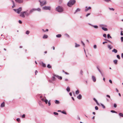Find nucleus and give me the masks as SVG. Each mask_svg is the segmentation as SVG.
Listing matches in <instances>:
<instances>
[{
  "label": "nucleus",
  "mask_w": 123,
  "mask_h": 123,
  "mask_svg": "<svg viewBox=\"0 0 123 123\" xmlns=\"http://www.w3.org/2000/svg\"><path fill=\"white\" fill-rule=\"evenodd\" d=\"M109 9L110 10H112L113 11H114V9L113 8H109Z\"/></svg>",
  "instance_id": "nucleus-40"
},
{
  "label": "nucleus",
  "mask_w": 123,
  "mask_h": 123,
  "mask_svg": "<svg viewBox=\"0 0 123 123\" xmlns=\"http://www.w3.org/2000/svg\"><path fill=\"white\" fill-rule=\"evenodd\" d=\"M55 103L56 104H58L60 103V102L59 101L57 100H56L55 101Z\"/></svg>",
  "instance_id": "nucleus-19"
},
{
  "label": "nucleus",
  "mask_w": 123,
  "mask_h": 123,
  "mask_svg": "<svg viewBox=\"0 0 123 123\" xmlns=\"http://www.w3.org/2000/svg\"><path fill=\"white\" fill-rule=\"evenodd\" d=\"M86 9L85 10V11L87 12L89 10L91 9V7H86Z\"/></svg>",
  "instance_id": "nucleus-10"
},
{
  "label": "nucleus",
  "mask_w": 123,
  "mask_h": 123,
  "mask_svg": "<svg viewBox=\"0 0 123 123\" xmlns=\"http://www.w3.org/2000/svg\"><path fill=\"white\" fill-rule=\"evenodd\" d=\"M107 37L108 38H109V37H110V38H111L112 37L111 36H110V35L109 34H108L107 35Z\"/></svg>",
  "instance_id": "nucleus-33"
},
{
  "label": "nucleus",
  "mask_w": 123,
  "mask_h": 123,
  "mask_svg": "<svg viewBox=\"0 0 123 123\" xmlns=\"http://www.w3.org/2000/svg\"><path fill=\"white\" fill-rule=\"evenodd\" d=\"M109 82H110V83H112V80H109Z\"/></svg>",
  "instance_id": "nucleus-51"
},
{
  "label": "nucleus",
  "mask_w": 123,
  "mask_h": 123,
  "mask_svg": "<svg viewBox=\"0 0 123 123\" xmlns=\"http://www.w3.org/2000/svg\"><path fill=\"white\" fill-rule=\"evenodd\" d=\"M48 104L49 106H50V105L51 104H50V101H49Z\"/></svg>",
  "instance_id": "nucleus-46"
},
{
  "label": "nucleus",
  "mask_w": 123,
  "mask_h": 123,
  "mask_svg": "<svg viewBox=\"0 0 123 123\" xmlns=\"http://www.w3.org/2000/svg\"><path fill=\"white\" fill-rule=\"evenodd\" d=\"M117 62H114V63L116 65L117 64Z\"/></svg>",
  "instance_id": "nucleus-59"
},
{
  "label": "nucleus",
  "mask_w": 123,
  "mask_h": 123,
  "mask_svg": "<svg viewBox=\"0 0 123 123\" xmlns=\"http://www.w3.org/2000/svg\"><path fill=\"white\" fill-rule=\"evenodd\" d=\"M121 35H123V31H121Z\"/></svg>",
  "instance_id": "nucleus-53"
},
{
  "label": "nucleus",
  "mask_w": 123,
  "mask_h": 123,
  "mask_svg": "<svg viewBox=\"0 0 123 123\" xmlns=\"http://www.w3.org/2000/svg\"><path fill=\"white\" fill-rule=\"evenodd\" d=\"M36 10H37L36 9H31L30 10V13H31L33 11H36Z\"/></svg>",
  "instance_id": "nucleus-14"
},
{
  "label": "nucleus",
  "mask_w": 123,
  "mask_h": 123,
  "mask_svg": "<svg viewBox=\"0 0 123 123\" xmlns=\"http://www.w3.org/2000/svg\"><path fill=\"white\" fill-rule=\"evenodd\" d=\"M12 2L13 4V5L12 6V8H14L15 6V3L13 0L12 1Z\"/></svg>",
  "instance_id": "nucleus-16"
},
{
  "label": "nucleus",
  "mask_w": 123,
  "mask_h": 123,
  "mask_svg": "<svg viewBox=\"0 0 123 123\" xmlns=\"http://www.w3.org/2000/svg\"><path fill=\"white\" fill-rule=\"evenodd\" d=\"M102 30L104 31H107L108 30V29L107 28H105L104 27H102Z\"/></svg>",
  "instance_id": "nucleus-22"
},
{
  "label": "nucleus",
  "mask_w": 123,
  "mask_h": 123,
  "mask_svg": "<svg viewBox=\"0 0 123 123\" xmlns=\"http://www.w3.org/2000/svg\"><path fill=\"white\" fill-rule=\"evenodd\" d=\"M40 3V4L41 6H44L46 4V0L43 1L42 2H41L39 1Z\"/></svg>",
  "instance_id": "nucleus-5"
},
{
  "label": "nucleus",
  "mask_w": 123,
  "mask_h": 123,
  "mask_svg": "<svg viewBox=\"0 0 123 123\" xmlns=\"http://www.w3.org/2000/svg\"><path fill=\"white\" fill-rule=\"evenodd\" d=\"M121 40L122 42H123V37H121Z\"/></svg>",
  "instance_id": "nucleus-45"
},
{
  "label": "nucleus",
  "mask_w": 123,
  "mask_h": 123,
  "mask_svg": "<svg viewBox=\"0 0 123 123\" xmlns=\"http://www.w3.org/2000/svg\"><path fill=\"white\" fill-rule=\"evenodd\" d=\"M30 32L29 31H27L26 32V34H28Z\"/></svg>",
  "instance_id": "nucleus-38"
},
{
  "label": "nucleus",
  "mask_w": 123,
  "mask_h": 123,
  "mask_svg": "<svg viewBox=\"0 0 123 123\" xmlns=\"http://www.w3.org/2000/svg\"><path fill=\"white\" fill-rule=\"evenodd\" d=\"M19 22L20 24H22V21H20V20H19Z\"/></svg>",
  "instance_id": "nucleus-55"
},
{
  "label": "nucleus",
  "mask_w": 123,
  "mask_h": 123,
  "mask_svg": "<svg viewBox=\"0 0 123 123\" xmlns=\"http://www.w3.org/2000/svg\"><path fill=\"white\" fill-rule=\"evenodd\" d=\"M117 58H118L119 59H120V57L119 55H117Z\"/></svg>",
  "instance_id": "nucleus-35"
},
{
  "label": "nucleus",
  "mask_w": 123,
  "mask_h": 123,
  "mask_svg": "<svg viewBox=\"0 0 123 123\" xmlns=\"http://www.w3.org/2000/svg\"><path fill=\"white\" fill-rule=\"evenodd\" d=\"M17 121L18 122H19L20 121V119L19 118H18L17 119Z\"/></svg>",
  "instance_id": "nucleus-44"
},
{
  "label": "nucleus",
  "mask_w": 123,
  "mask_h": 123,
  "mask_svg": "<svg viewBox=\"0 0 123 123\" xmlns=\"http://www.w3.org/2000/svg\"><path fill=\"white\" fill-rule=\"evenodd\" d=\"M45 99L44 98H42L41 99L43 101H44Z\"/></svg>",
  "instance_id": "nucleus-56"
},
{
  "label": "nucleus",
  "mask_w": 123,
  "mask_h": 123,
  "mask_svg": "<svg viewBox=\"0 0 123 123\" xmlns=\"http://www.w3.org/2000/svg\"><path fill=\"white\" fill-rule=\"evenodd\" d=\"M37 72H37V70H36L35 71V74L36 75L37 74Z\"/></svg>",
  "instance_id": "nucleus-54"
},
{
  "label": "nucleus",
  "mask_w": 123,
  "mask_h": 123,
  "mask_svg": "<svg viewBox=\"0 0 123 123\" xmlns=\"http://www.w3.org/2000/svg\"><path fill=\"white\" fill-rule=\"evenodd\" d=\"M43 9L45 10H50L51 9V7L50 6H45L43 7Z\"/></svg>",
  "instance_id": "nucleus-4"
},
{
  "label": "nucleus",
  "mask_w": 123,
  "mask_h": 123,
  "mask_svg": "<svg viewBox=\"0 0 123 123\" xmlns=\"http://www.w3.org/2000/svg\"><path fill=\"white\" fill-rule=\"evenodd\" d=\"M44 102H45L46 104H47L48 102V100L47 99H45Z\"/></svg>",
  "instance_id": "nucleus-32"
},
{
  "label": "nucleus",
  "mask_w": 123,
  "mask_h": 123,
  "mask_svg": "<svg viewBox=\"0 0 123 123\" xmlns=\"http://www.w3.org/2000/svg\"><path fill=\"white\" fill-rule=\"evenodd\" d=\"M62 113L64 114H67V113H66V112H65V111H62L61 112Z\"/></svg>",
  "instance_id": "nucleus-34"
},
{
  "label": "nucleus",
  "mask_w": 123,
  "mask_h": 123,
  "mask_svg": "<svg viewBox=\"0 0 123 123\" xmlns=\"http://www.w3.org/2000/svg\"><path fill=\"white\" fill-rule=\"evenodd\" d=\"M106 2H108L109 1H111L110 0H104Z\"/></svg>",
  "instance_id": "nucleus-50"
},
{
  "label": "nucleus",
  "mask_w": 123,
  "mask_h": 123,
  "mask_svg": "<svg viewBox=\"0 0 123 123\" xmlns=\"http://www.w3.org/2000/svg\"><path fill=\"white\" fill-rule=\"evenodd\" d=\"M76 2L75 0H70L68 3V6L69 7H71Z\"/></svg>",
  "instance_id": "nucleus-1"
},
{
  "label": "nucleus",
  "mask_w": 123,
  "mask_h": 123,
  "mask_svg": "<svg viewBox=\"0 0 123 123\" xmlns=\"http://www.w3.org/2000/svg\"><path fill=\"white\" fill-rule=\"evenodd\" d=\"M112 52H114L115 53H116L117 52V50L115 49H114L112 51Z\"/></svg>",
  "instance_id": "nucleus-18"
},
{
  "label": "nucleus",
  "mask_w": 123,
  "mask_h": 123,
  "mask_svg": "<svg viewBox=\"0 0 123 123\" xmlns=\"http://www.w3.org/2000/svg\"><path fill=\"white\" fill-rule=\"evenodd\" d=\"M121 57L122 58H123V53H122L121 54Z\"/></svg>",
  "instance_id": "nucleus-63"
},
{
  "label": "nucleus",
  "mask_w": 123,
  "mask_h": 123,
  "mask_svg": "<svg viewBox=\"0 0 123 123\" xmlns=\"http://www.w3.org/2000/svg\"><path fill=\"white\" fill-rule=\"evenodd\" d=\"M24 13L25 14V12H21L20 15L21 17L24 18L25 17V16L24 14Z\"/></svg>",
  "instance_id": "nucleus-6"
},
{
  "label": "nucleus",
  "mask_w": 123,
  "mask_h": 123,
  "mask_svg": "<svg viewBox=\"0 0 123 123\" xmlns=\"http://www.w3.org/2000/svg\"><path fill=\"white\" fill-rule=\"evenodd\" d=\"M107 42H103V44H105V43H107Z\"/></svg>",
  "instance_id": "nucleus-60"
},
{
  "label": "nucleus",
  "mask_w": 123,
  "mask_h": 123,
  "mask_svg": "<svg viewBox=\"0 0 123 123\" xmlns=\"http://www.w3.org/2000/svg\"><path fill=\"white\" fill-rule=\"evenodd\" d=\"M37 10L38 11H40L41 10V9L40 8H38L37 9Z\"/></svg>",
  "instance_id": "nucleus-61"
},
{
  "label": "nucleus",
  "mask_w": 123,
  "mask_h": 123,
  "mask_svg": "<svg viewBox=\"0 0 123 123\" xmlns=\"http://www.w3.org/2000/svg\"><path fill=\"white\" fill-rule=\"evenodd\" d=\"M97 68L98 70V71L100 73L101 75L102 76H103V74H102V73L101 72L100 70V69H99L98 66H97Z\"/></svg>",
  "instance_id": "nucleus-9"
},
{
  "label": "nucleus",
  "mask_w": 123,
  "mask_h": 123,
  "mask_svg": "<svg viewBox=\"0 0 123 123\" xmlns=\"http://www.w3.org/2000/svg\"><path fill=\"white\" fill-rule=\"evenodd\" d=\"M56 76H57L56 75H54V76L52 77V79L53 80H55V78L56 77Z\"/></svg>",
  "instance_id": "nucleus-15"
},
{
  "label": "nucleus",
  "mask_w": 123,
  "mask_h": 123,
  "mask_svg": "<svg viewBox=\"0 0 123 123\" xmlns=\"http://www.w3.org/2000/svg\"><path fill=\"white\" fill-rule=\"evenodd\" d=\"M92 80L94 82H95L96 81V79L95 77L94 76H92Z\"/></svg>",
  "instance_id": "nucleus-11"
},
{
  "label": "nucleus",
  "mask_w": 123,
  "mask_h": 123,
  "mask_svg": "<svg viewBox=\"0 0 123 123\" xmlns=\"http://www.w3.org/2000/svg\"><path fill=\"white\" fill-rule=\"evenodd\" d=\"M117 106V105L115 104H114V107L115 108H116V107Z\"/></svg>",
  "instance_id": "nucleus-43"
},
{
  "label": "nucleus",
  "mask_w": 123,
  "mask_h": 123,
  "mask_svg": "<svg viewBox=\"0 0 123 123\" xmlns=\"http://www.w3.org/2000/svg\"><path fill=\"white\" fill-rule=\"evenodd\" d=\"M81 43L83 45L84 47H85V44L82 41H81Z\"/></svg>",
  "instance_id": "nucleus-30"
},
{
  "label": "nucleus",
  "mask_w": 123,
  "mask_h": 123,
  "mask_svg": "<svg viewBox=\"0 0 123 123\" xmlns=\"http://www.w3.org/2000/svg\"><path fill=\"white\" fill-rule=\"evenodd\" d=\"M62 35L60 34H58L56 35V37H60Z\"/></svg>",
  "instance_id": "nucleus-23"
},
{
  "label": "nucleus",
  "mask_w": 123,
  "mask_h": 123,
  "mask_svg": "<svg viewBox=\"0 0 123 123\" xmlns=\"http://www.w3.org/2000/svg\"><path fill=\"white\" fill-rule=\"evenodd\" d=\"M111 112L112 113H117L114 110H111Z\"/></svg>",
  "instance_id": "nucleus-31"
},
{
  "label": "nucleus",
  "mask_w": 123,
  "mask_h": 123,
  "mask_svg": "<svg viewBox=\"0 0 123 123\" xmlns=\"http://www.w3.org/2000/svg\"><path fill=\"white\" fill-rule=\"evenodd\" d=\"M39 64L41 65H42V66L43 67H45L46 65L45 64L43 63V62H40Z\"/></svg>",
  "instance_id": "nucleus-8"
},
{
  "label": "nucleus",
  "mask_w": 123,
  "mask_h": 123,
  "mask_svg": "<svg viewBox=\"0 0 123 123\" xmlns=\"http://www.w3.org/2000/svg\"><path fill=\"white\" fill-rule=\"evenodd\" d=\"M56 77L59 79H60V80H62V78L61 77H60L58 75L56 76Z\"/></svg>",
  "instance_id": "nucleus-21"
},
{
  "label": "nucleus",
  "mask_w": 123,
  "mask_h": 123,
  "mask_svg": "<svg viewBox=\"0 0 123 123\" xmlns=\"http://www.w3.org/2000/svg\"><path fill=\"white\" fill-rule=\"evenodd\" d=\"M96 102V103L97 104L98 103V101L95 98L93 99Z\"/></svg>",
  "instance_id": "nucleus-49"
},
{
  "label": "nucleus",
  "mask_w": 123,
  "mask_h": 123,
  "mask_svg": "<svg viewBox=\"0 0 123 123\" xmlns=\"http://www.w3.org/2000/svg\"><path fill=\"white\" fill-rule=\"evenodd\" d=\"M103 36L104 37H106V35L105 34H104L103 35Z\"/></svg>",
  "instance_id": "nucleus-42"
},
{
  "label": "nucleus",
  "mask_w": 123,
  "mask_h": 123,
  "mask_svg": "<svg viewBox=\"0 0 123 123\" xmlns=\"http://www.w3.org/2000/svg\"><path fill=\"white\" fill-rule=\"evenodd\" d=\"M25 114H23L22 116V117L23 118H25Z\"/></svg>",
  "instance_id": "nucleus-47"
},
{
  "label": "nucleus",
  "mask_w": 123,
  "mask_h": 123,
  "mask_svg": "<svg viewBox=\"0 0 123 123\" xmlns=\"http://www.w3.org/2000/svg\"><path fill=\"white\" fill-rule=\"evenodd\" d=\"M48 37V36L44 34L43 37V39L47 38Z\"/></svg>",
  "instance_id": "nucleus-17"
},
{
  "label": "nucleus",
  "mask_w": 123,
  "mask_h": 123,
  "mask_svg": "<svg viewBox=\"0 0 123 123\" xmlns=\"http://www.w3.org/2000/svg\"><path fill=\"white\" fill-rule=\"evenodd\" d=\"M108 48L109 49H111L112 47H111V45H108Z\"/></svg>",
  "instance_id": "nucleus-25"
},
{
  "label": "nucleus",
  "mask_w": 123,
  "mask_h": 123,
  "mask_svg": "<svg viewBox=\"0 0 123 123\" xmlns=\"http://www.w3.org/2000/svg\"><path fill=\"white\" fill-rule=\"evenodd\" d=\"M93 48L95 49H96L97 48V46L96 45H94L93 46Z\"/></svg>",
  "instance_id": "nucleus-37"
},
{
  "label": "nucleus",
  "mask_w": 123,
  "mask_h": 123,
  "mask_svg": "<svg viewBox=\"0 0 123 123\" xmlns=\"http://www.w3.org/2000/svg\"><path fill=\"white\" fill-rule=\"evenodd\" d=\"M56 10L58 12H61L63 11V9L61 6H58L56 8Z\"/></svg>",
  "instance_id": "nucleus-2"
},
{
  "label": "nucleus",
  "mask_w": 123,
  "mask_h": 123,
  "mask_svg": "<svg viewBox=\"0 0 123 123\" xmlns=\"http://www.w3.org/2000/svg\"><path fill=\"white\" fill-rule=\"evenodd\" d=\"M67 91L68 92H69L70 91V88L69 87H68L66 89Z\"/></svg>",
  "instance_id": "nucleus-26"
},
{
  "label": "nucleus",
  "mask_w": 123,
  "mask_h": 123,
  "mask_svg": "<svg viewBox=\"0 0 123 123\" xmlns=\"http://www.w3.org/2000/svg\"><path fill=\"white\" fill-rule=\"evenodd\" d=\"M69 95L71 96L72 95V94L71 92H70L69 93Z\"/></svg>",
  "instance_id": "nucleus-62"
},
{
  "label": "nucleus",
  "mask_w": 123,
  "mask_h": 123,
  "mask_svg": "<svg viewBox=\"0 0 123 123\" xmlns=\"http://www.w3.org/2000/svg\"><path fill=\"white\" fill-rule=\"evenodd\" d=\"M54 114L55 115H58V113H57V112H54Z\"/></svg>",
  "instance_id": "nucleus-36"
},
{
  "label": "nucleus",
  "mask_w": 123,
  "mask_h": 123,
  "mask_svg": "<svg viewBox=\"0 0 123 123\" xmlns=\"http://www.w3.org/2000/svg\"><path fill=\"white\" fill-rule=\"evenodd\" d=\"M90 25H91L93 27L95 28H98V26L97 25H91V24H90Z\"/></svg>",
  "instance_id": "nucleus-24"
},
{
  "label": "nucleus",
  "mask_w": 123,
  "mask_h": 123,
  "mask_svg": "<svg viewBox=\"0 0 123 123\" xmlns=\"http://www.w3.org/2000/svg\"><path fill=\"white\" fill-rule=\"evenodd\" d=\"M119 116L122 117H123V114L122 113H119Z\"/></svg>",
  "instance_id": "nucleus-28"
},
{
  "label": "nucleus",
  "mask_w": 123,
  "mask_h": 123,
  "mask_svg": "<svg viewBox=\"0 0 123 123\" xmlns=\"http://www.w3.org/2000/svg\"><path fill=\"white\" fill-rule=\"evenodd\" d=\"M22 10V8L21 7H19V8L17 9H13V10L15 12L18 14Z\"/></svg>",
  "instance_id": "nucleus-3"
},
{
  "label": "nucleus",
  "mask_w": 123,
  "mask_h": 123,
  "mask_svg": "<svg viewBox=\"0 0 123 123\" xmlns=\"http://www.w3.org/2000/svg\"><path fill=\"white\" fill-rule=\"evenodd\" d=\"M118 95H119L120 97H121V95L120 94V93H118Z\"/></svg>",
  "instance_id": "nucleus-64"
},
{
  "label": "nucleus",
  "mask_w": 123,
  "mask_h": 123,
  "mask_svg": "<svg viewBox=\"0 0 123 123\" xmlns=\"http://www.w3.org/2000/svg\"><path fill=\"white\" fill-rule=\"evenodd\" d=\"M15 1L19 3H22L23 2V0H15Z\"/></svg>",
  "instance_id": "nucleus-7"
},
{
  "label": "nucleus",
  "mask_w": 123,
  "mask_h": 123,
  "mask_svg": "<svg viewBox=\"0 0 123 123\" xmlns=\"http://www.w3.org/2000/svg\"><path fill=\"white\" fill-rule=\"evenodd\" d=\"M5 104L4 102H3L1 104V107H3L5 106Z\"/></svg>",
  "instance_id": "nucleus-20"
},
{
  "label": "nucleus",
  "mask_w": 123,
  "mask_h": 123,
  "mask_svg": "<svg viewBox=\"0 0 123 123\" xmlns=\"http://www.w3.org/2000/svg\"><path fill=\"white\" fill-rule=\"evenodd\" d=\"M82 98V96L80 94H79L78 96H77V98L80 100Z\"/></svg>",
  "instance_id": "nucleus-12"
},
{
  "label": "nucleus",
  "mask_w": 123,
  "mask_h": 123,
  "mask_svg": "<svg viewBox=\"0 0 123 123\" xmlns=\"http://www.w3.org/2000/svg\"><path fill=\"white\" fill-rule=\"evenodd\" d=\"M116 91L117 92H119L118 90V89L117 88H116Z\"/></svg>",
  "instance_id": "nucleus-57"
},
{
  "label": "nucleus",
  "mask_w": 123,
  "mask_h": 123,
  "mask_svg": "<svg viewBox=\"0 0 123 123\" xmlns=\"http://www.w3.org/2000/svg\"><path fill=\"white\" fill-rule=\"evenodd\" d=\"M95 109L96 110H97L98 109V108L97 106H96L95 107Z\"/></svg>",
  "instance_id": "nucleus-41"
},
{
  "label": "nucleus",
  "mask_w": 123,
  "mask_h": 123,
  "mask_svg": "<svg viewBox=\"0 0 123 123\" xmlns=\"http://www.w3.org/2000/svg\"><path fill=\"white\" fill-rule=\"evenodd\" d=\"M28 11L27 10L25 12H25V14L27 16H28L29 14H30V12L29 13L28 12Z\"/></svg>",
  "instance_id": "nucleus-13"
},
{
  "label": "nucleus",
  "mask_w": 123,
  "mask_h": 123,
  "mask_svg": "<svg viewBox=\"0 0 123 123\" xmlns=\"http://www.w3.org/2000/svg\"><path fill=\"white\" fill-rule=\"evenodd\" d=\"M101 105L105 109V106L103 104H101Z\"/></svg>",
  "instance_id": "nucleus-39"
},
{
  "label": "nucleus",
  "mask_w": 123,
  "mask_h": 123,
  "mask_svg": "<svg viewBox=\"0 0 123 123\" xmlns=\"http://www.w3.org/2000/svg\"><path fill=\"white\" fill-rule=\"evenodd\" d=\"M83 71L82 70H81L80 71V74L81 75H83Z\"/></svg>",
  "instance_id": "nucleus-29"
},
{
  "label": "nucleus",
  "mask_w": 123,
  "mask_h": 123,
  "mask_svg": "<svg viewBox=\"0 0 123 123\" xmlns=\"http://www.w3.org/2000/svg\"><path fill=\"white\" fill-rule=\"evenodd\" d=\"M90 13H88L86 15V17H87V16H88L89 15H90Z\"/></svg>",
  "instance_id": "nucleus-48"
},
{
  "label": "nucleus",
  "mask_w": 123,
  "mask_h": 123,
  "mask_svg": "<svg viewBox=\"0 0 123 123\" xmlns=\"http://www.w3.org/2000/svg\"><path fill=\"white\" fill-rule=\"evenodd\" d=\"M80 11V9L79 8H77V12Z\"/></svg>",
  "instance_id": "nucleus-58"
},
{
  "label": "nucleus",
  "mask_w": 123,
  "mask_h": 123,
  "mask_svg": "<svg viewBox=\"0 0 123 123\" xmlns=\"http://www.w3.org/2000/svg\"><path fill=\"white\" fill-rule=\"evenodd\" d=\"M106 97L109 98H110V96L109 95H106Z\"/></svg>",
  "instance_id": "nucleus-52"
},
{
  "label": "nucleus",
  "mask_w": 123,
  "mask_h": 123,
  "mask_svg": "<svg viewBox=\"0 0 123 123\" xmlns=\"http://www.w3.org/2000/svg\"><path fill=\"white\" fill-rule=\"evenodd\" d=\"M47 67L49 68H51V66L49 64L48 65Z\"/></svg>",
  "instance_id": "nucleus-27"
}]
</instances>
